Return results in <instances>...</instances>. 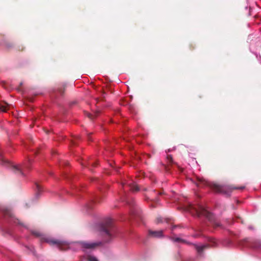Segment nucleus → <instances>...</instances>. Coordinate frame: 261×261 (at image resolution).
Wrapping results in <instances>:
<instances>
[{
  "mask_svg": "<svg viewBox=\"0 0 261 261\" xmlns=\"http://www.w3.org/2000/svg\"><path fill=\"white\" fill-rule=\"evenodd\" d=\"M168 159L170 162H172L173 161L172 158L171 156H168Z\"/></svg>",
  "mask_w": 261,
  "mask_h": 261,
  "instance_id": "22",
  "label": "nucleus"
},
{
  "mask_svg": "<svg viewBox=\"0 0 261 261\" xmlns=\"http://www.w3.org/2000/svg\"><path fill=\"white\" fill-rule=\"evenodd\" d=\"M0 162L1 164H7L8 162L7 160H5L2 156V152L0 151Z\"/></svg>",
  "mask_w": 261,
  "mask_h": 261,
  "instance_id": "16",
  "label": "nucleus"
},
{
  "mask_svg": "<svg viewBox=\"0 0 261 261\" xmlns=\"http://www.w3.org/2000/svg\"><path fill=\"white\" fill-rule=\"evenodd\" d=\"M87 260L88 261H98L97 259L93 256L88 255L87 256Z\"/></svg>",
  "mask_w": 261,
  "mask_h": 261,
  "instance_id": "15",
  "label": "nucleus"
},
{
  "mask_svg": "<svg viewBox=\"0 0 261 261\" xmlns=\"http://www.w3.org/2000/svg\"><path fill=\"white\" fill-rule=\"evenodd\" d=\"M196 185L199 187L208 186L216 193L227 195H230V194L234 190H243L245 188V186L236 187L233 185H220L211 182L203 178L200 177L197 178Z\"/></svg>",
  "mask_w": 261,
  "mask_h": 261,
  "instance_id": "1",
  "label": "nucleus"
},
{
  "mask_svg": "<svg viewBox=\"0 0 261 261\" xmlns=\"http://www.w3.org/2000/svg\"><path fill=\"white\" fill-rule=\"evenodd\" d=\"M149 235L153 238H161L163 237V231L162 230L152 231L149 230Z\"/></svg>",
  "mask_w": 261,
  "mask_h": 261,
  "instance_id": "7",
  "label": "nucleus"
},
{
  "mask_svg": "<svg viewBox=\"0 0 261 261\" xmlns=\"http://www.w3.org/2000/svg\"><path fill=\"white\" fill-rule=\"evenodd\" d=\"M88 139H89V140H91V139H90V137H89V136H88Z\"/></svg>",
  "mask_w": 261,
  "mask_h": 261,
  "instance_id": "26",
  "label": "nucleus"
},
{
  "mask_svg": "<svg viewBox=\"0 0 261 261\" xmlns=\"http://www.w3.org/2000/svg\"><path fill=\"white\" fill-rule=\"evenodd\" d=\"M9 108L10 105L5 102H3L0 103V110L3 112H7Z\"/></svg>",
  "mask_w": 261,
  "mask_h": 261,
  "instance_id": "10",
  "label": "nucleus"
},
{
  "mask_svg": "<svg viewBox=\"0 0 261 261\" xmlns=\"http://www.w3.org/2000/svg\"><path fill=\"white\" fill-rule=\"evenodd\" d=\"M2 212L3 214H4V215L6 217V216L10 217H12V213L9 210L3 209V210H2Z\"/></svg>",
  "mask_w": 261,
  "mask_h": 261,
  "instance_id": "11",
  "label": "nucleus"
},
{
  "mask_svg": "<svg viewBox=\"0 0 261 261\" xmlns=\"http://www.w3.org/2000/svg\"><path fill=\"white\" fill-rule=\"evenodd\" d=\"M178 227V226H177V225H174V226H173L172 227V228H171V230H173L175 228H176V227Z\"/></svg>",
  "mask_w": 261,
  "mask_h": 261,
  "instance_id": "23",
  "label": "nucleus"
},
{
  "mask_svg": "<svg viewBox=\"0 0 261 261\" xmlns=\"http://www.w3.org/2000/svg\"><path fill=\"white\" fill-rule=\"evenodd\" d=\"M163 194V192H160V193H159V194H160V195H162Z\"/></svg>",
  "mask_w": 261,
  "mask_h": 261,
  "instance_id": "24",
  "label": "nucleus"
},
{
  "mask_svg": "<svg viewBox=\"0 0 261 261\" xmlns=\"http://www.w3.org/2000/svg\"><path fill=\"white\" fill-rule=\"evenodd\" d=\"M30 160H29L28 163L22 165H13L12 166V169L13 171L17 174H19L21 175H24V173L22 171L23 170H30V166L29 164L30 163Z\"/></svg>",
  "mask_w": 261,
  "mask_h": 261,
  "instance_id": "5",
  "label": "nucleus"
},
{
  "mask_svg": "<svg viewBox=\"0 0 261 261\" xmlns=\"http://www.w3.org/2000/svg\"><path fill=\"white\" fill-rule=\"evenodd\" d=\"M22 85V82H21V83H20V86H21Z\"/></svg>",
  "mask_w": 261,
  "mask_h": 261,
  "instance_id": "25",
  "label": "nucleus"
},
{
  "mask_svg": "<svg viewBox=\"0 0 261 261\" xmlns=\"http://www.w3.org/2000/svg\"><path fill=\"white\" fill-rule=\"evenodd\" d=\"M14 222L17 223V224H19V225H21L22 226H24V224L22 223H21L18 219H16L14 221Z\"/></svg>",
  "mask_w": 261,
  "mask_h": 261,
  "instance_id": "18",
  "label": "nucleus"
},
{
  "mask_svg": "<svg viewBox=\"0 0 261 261\" xmlns=\"http://www.w3.org/2000/svg\"><path fill=\"white\" fill-rule=\"evenodd\" d=\"M36 190L37 195H38L40 194V193H41V192L42 191V187L38 183H36Z\"/></svg>",
  "mask_w": 261,
  "mask_h": 261,
  "instance_id": "13",
  "label": "nucleus"
},
{
  "mask_svg": "<svg viewBox=\"0 0 261 261\" xmlns=\"http://www.w3.org/2000/svg\"><path fill=\"white\" fill-rule=\"evenodd\" d=\"M33 234L37 237H39L40 236V233L37 231L33 232Z\"/></svg>",
  "mask_w": 261,
  "mask_h": 261,
  "instance_id": "19",
  "label": "nucleus"
},
{
  "mask_svg": "<svg viewBox=\"0 0 261 261\" xmlns=\"http://www.w3.org/2000/svg\"><path fill=\"white\" fill-rule=\"evenodd\" d=\"M194 210L197 216L200 217L203 216L206 217L213 225L214 227H217L221 226L219 221L216 219L215 216L202 206H199L198 207L196 208H194Z\"/></svg>",
  "mask_w": 261,
  "mask_h": 261,
  "instance_id": "2",
  "label": "nucleus"
},
{
  "mask_svg": "<svg viewBox=\"0 0 261 261\" xmlns=\"http://www.w3.org/2000/svg\"><path fill=\"white\" fill-rule=\"evenodd\" d=\"M97 165V163L95 162H93V161H90L89 163H88V166H92V167H95Z\"/></svg>",
  "mask_w": 261,
  "mask_h": 261,
  "instance_id": "17",
  "label": "nucleus"
},
{
  "mask_svg": "<svg viewBox=\"0 0 261 261\" xmlns=\"http://www.w3.org/2000/svg\"><path fill=\"white\" fill-rule=\"evenodd\" d=\"M79 246L82 247L84 250L86 249H93L96 247L100 246L101 244V242H88L85 241H81L77 242Z\"/></svg>",
  "mask_w": 261,
  "mask_h": 261,
  "instance_id": "4",
  "label": "nucleus"
},
{
  "mask_svg": "<svg viewBox=\"0 0 261 261\" xmlns=\"http://www.w3.org/2000/svg\"><path fill=\"white\" fill-rule=\"evenodd\" d=\"M99 113V112H96L94 114H91L88 113L87 116L90 119H93L95 117H96L98 116V114Z\"/></svg>",
  "mask_w": 261,
  "mask_h": 261,
  "instance_id": "14",
  "label": "nucleus"
},
{
  "mask_svg": "<svg viewBox=\"0 0 261 261\" xmlns=\"http://www.w3.org/2000/svg\"><path fill=\"white\" fill-rule=\"evenodd\" d=\"M64 89H65V87H64V88H63V90H62V89H59V90H59V92H60L61 94H62L64 93Z\"/></svg>",
  "mask_w": 261,
  "mask_h": 261,
  "instance_id": "20",
  "label": "nucleus"
},
{
  "mask_svg": "<svg viewBox=\"0 0 261 261\" xmlns=\"http://www.w3.org/2000/svg\"><path fill=\"white\" fill-rule=\"evenodd\" d=\"M171 240L174 242H178V243H186V241L183 239H181L180 238H175V237H172L171 238Z\"/></svg>",
  "mask_w": 261,
  "mask_h": 261,
  "instance_id": "12",
  "label": "nucleus"
},
{
  "mask_svg": "<svg viewBox=\"0 0 261 261\" xmlns=\"http://www.w3.org/2000/svg\"><path fill=\"white\" fill-rule=\"evenodd\" d=\"M156 221H157V223H158L162 222L161 218H158L156 219Z\"/></svg>",
  "mask_w": 261,
  "mask_h": 261,
  "instance_id": "21",
  "label": "nucleus"
},
{
  "mask_svg": "<svg viewBox=\"0 0 261 261\" xmlns=\"http://www.w3.org/2000/svg\"><path fill=\"white\" fill-rule=\"evenodd\" d=\"M45 241L50 245H57L61 250L64 249L63 248L65 245L64 243L61 241L51 239H45Z\"/></svg>",
  "mask_w": 261,
  "mask_h": 261,
  "instance_id": "6",
  "label": "nucleus"
},
{
  "mask_svg": "<svg viewBox=\"0 0 261 261\" xmlns=\"http://www.w3.org/2000/svg\"><path fill=\"white\" fill-rule=\"evenodd\" d=\"M193 246L199 254H201L204 249L209 247L208 244H205L201 246H199L197 244H193Z\"/></svg>",
  "mask_w": 261,
  "mask_h": 261,
  "instance_id": "8",
  "label": "nucleus"
},
{
  "mask_svg": "<svg viewBox=\"0 0 261 261\" xmlns=\"http://www.w3.org/2000/svg\"><path fill=\"white\" fill-rule=\"evenodd\" d=\"M124 184L122 183V186H124Z\"/></svg>",
  "mask_w": 261,
  "mask_h": 261,
  "instance_id": "27",
  "label": "nucleus"
},
{
  "mask_svg": "<svg viewBox=\"0 0 261 261\" xmlns=\"http://www.w3.org/2000/svg\"><path fill=\"white\" fill-rule=\"evenodd\" d=\"M127 185L129 187L130 190L133 192H137L140 190L139 187L135 182L127 183Z\"/></svg>",
  "mask_w": 261,
  "mask_h": 261,
  "instance_id": "9",
  "label": "nucleus"
},
{
  "mask_svg": "<svg viewBox=\"0 0 261 261\" xmlns=\"http://www.w3.org/2000/svg\"><path fill=\"white\" fill-rule=\"evenodd\" d=\"M99 230L103 232L109 238H111L112 237L113 232L112 220L108 219L106 220L105 222L101 223L99 226Z\"/></svg>",
  "mask_w": 261,
  "mask_h": 261,
  "instance_id": "3",
  "label": "nucleus"
}]
</instances>
